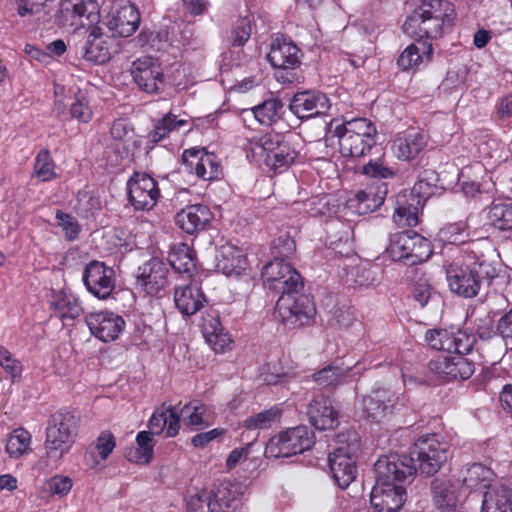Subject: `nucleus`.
I'll list each match as a JSON object with an SVG mask.
<instances>
[{
  "mask_svg": "<svg viewBox=\"0 0 512 512\" xmlns=\"http://www.w3.org/2000/svg\"><path fill=\"white\" fill-rule=\"evenodd\" d=\"M375 484L370 503L375 512H398L406 499L404 483L416 474L413 458L391 453L381 456L374 464Z\"/></svg>",
  "mask_w": 512,
  "mask_h": 512,
  "instance_id": "1",
  "label": "nucleus"
},
{
  "mask_svg": "<svg viewBox=\"0 0 512 512\" xmlns=\"http://www.w3.org/2000/svg\"><path fill=\"white\" fill-rule=\"evenodd\" d=\"M482 241H471L461 249V255L446 268V279L450 291L463 298H474L479 294L483 282H492L498 276L496 264L482 249Z\"/></svg>",
  "mask_w": 512,
  "mask_h": 512,
  "instance_id": "2",
  "label": "nucleus"
},
{
  "mask_svg": "<svg viewBox=\"0 0 512 512\" xmlns=\"http://www.w3.org/2000/svg\"><path fill=\"white\" fill-rule=\"evenodd\" d=\"M456 17L452 3L447 0H423L422 5L409 15L402 28L415 40L428 41L440 37L450 28Z\"/></svg>",
  "mask_w": 512,
  "mask_h": 512,
  "instance_id": "3",
  "label": "nucleus"
},
{
  "mask_svg": "<svg viewBox=\"0 0 512 512\" xmlns=\"http://www.w3.org/2000/svg\"><path fill=\"white\" fill-rule=\"evenodd\" d=\"M339 152L344 158L359 159L370 153L376 144L377 129L367 118H354L336 128Z\"/></svg>",
  "mask_w": 512,
  "mask_h": 512,
  "instance_id": "4",
  "label": "nucleus"
},
{
  "mask_svg": "<svg viewBox=\"0 0 512 512\" xmlns=\"http://www.w3.org/2000/svg\"><path fill=\"white\" fill-rule=\"evenodd\" d=\"M251 144L252 151L263 157L265 165L275 173L286 171L299 155L292 141L278 133H266Z\"/></svg>",
  "mask_w": 512,
  "mask_h": 512,
  "instance_id": "5",
  "label": "nucleus"
},
{
  "mask_svg": "<svg viewBox=\"0 0 512 512\" xmlns=\"http://www.w3.org/2000/svg\"><path fill=\"white\" fill-rule=\"evenodd\" d=\"M449 443L437 434L420 436L414 443L409 457L420 474L431 476L437 473L450 457Z\"/></svg>",
  "mask_w": 512,
  "mask_h": 512,
  "instance_id": "6",
  "label": "nucleus"
},
{
  "mask_svg": "<svg viewBox=\"0 0 512 512\" xmlns=\"http://www.w3.org/2000/svg\"><path fill=\"white\" fill-rule=\"evenodd\" d=\"M78 419L71 412L53 414L46 428L45 448L49 458L58 460L68 453L77 434Z\"/></svg>",
  "mask_w": 512,
  "mask_h": 512,
  "instance_id": "7",
  "label": "nucleus"
},
{
  "mask_svg": "<svg viewBox=\"0 0 512 512\" xmlns=\"http://www.w3.org/2000/svg\"><path fill=\"white\" fill-rule=\"evenodd\" d=\"M263 285L266 289L280 295L299 293L304 282L299 272L280 257H274L261 271Z\"/></svg>",
  "mask_w": 512,
  "mask_h": 512,
  "instance_id": "8",
  "label": "nucleus"
},
{
  "mask_svg": "<svg viewBox=\"0 0 512 512\" xmlns=\"http://www.w3.org/2000/svg\"><path fill=\"white\" fill-rule=\"evenodd\" d=\"M314 443L313 431L305 425H299L272 437L265 452L274 458L290 457L310 449Z\"/></svg>",
  "mask_w": 512,
  "mask_h": 512,
  "instance_id": "9",
  "label": "nucleus"
},
{
  "mask_svg": "<svg viewBox=\"0 0 512 512\" xmlns=\"http://www.w3.org/2000/svg\"><path fill=\"white\" fill-rule=\"evenodd\" d=\"M99 17L98 0H60L54 22L59 27L76 29L97 23Z\"/></svg>",
  "mask_w": 512,
  "mask_h": 512,
  "instance_id": "10",
  "label": "nucleus"
},
{
  "mask_svg": "<svg viewBox=\"0 0 512 512\" xmlns=\"http://www.w3.org/2000/svg\"><path fill=\"white\" fill-rule=\"evenodd\" d=\"M276 309L282 323L289 328L309 325L316 314L312 299L301 292L280 295Z\"/></svg>",
  "mask_w": 512,
  "mask_h": 512,
  "instance_id": "11",
  "label": "nucleus"
},
{
  "mask_svg": "<svg viewBox=\"0 0 512 512\" xmlns=\"http://www.w3.org/2000/svg\"><path fill=\"white\" fill-rule=\"evenodd\" d=\"M127 195L135 210H151L160 197L156 180L146 173L134 172L127 181Z\"/></svg>",
  "mask_w": 512,
  "mask_h": 512,
  "instance_id": "12",
  "label": "nucleus"
},
{
  "mask_svg": "<svg viewBox=\"0 0 512 512\" xmlns=\"http://www.w3.org/2000/svg\"><path fill=\"white\" fill-rule=\"evenodd\" d=\"M82 280L87 290L98 299H108L115 289V271L104 262L94 260L88 263Z\"/></svg>",
  "mask_w": 512,
  "mask_h": 512,
  "instance_id": "13",
  "label": "nucleus"
},
{
  "mask_svg": "<svg viewBox=\"0 0 512 512\" xmlns=\"http://www.w3.org/2000/svg\"><path fill=\"white\" fill-rule=\"evenodd\" d=\"M118 51V41L115 37L104 33L98 26L92 27L86 42L80 49L82 57L95 64L108 62Z\"/></svg>",
  "mask_w": 512,
  "mask_h": 512,
  "instance_id": "14",
  "label": "nucleus"
},
{
  "mask_svg": "<svg viewBox=\"0 0 512 512\" xmlns=\"http://www.w3.org/2000/svg\"><path fill=\"white\" fill-rule=\"evenodd\" d=\"M168 273L167 265L153 257L138 267L136 284L147 295L157 296L168 285Z\"/></svg>",
  "mask_w": 512,
  "mask_h": 512,
  "instance_id": "15",
  "label": "nucleus"
},
{
  "mask_svg": "<svg viewBox=\"0 0 512 512\" xmlns=\"http://www.w3.org/2000/svg\"><path fill=\"white\" fill-rule=\"evenodd\" d=\"M428 367L445 381L466 380L475 371L473 361L462 355H439L430 360Z\"/></svg>",
  "mask_w": 512,
  "mask_h": 512,
  "instance_id": "16",
  "label": "nucleus"
},
{
  "mask_svg": "<svg viewBox=\"0 0 512 512\" xmlns=\"http://www.w3.org/2000/svg\"><path fill=\"white\" fill-rule=\"evenodd\" d=\"M182 162L187 172L205 181L215 180L222 174V167L216 155L203 149H186L182 155Z\"/></svg>",
  "mask_w": 512,
  "mask_h": 512,
  "instance_id": "17",
  "label": "nucleus"
},
{
  "mask_svg": "<svg viewBox=\"0 0 512 512\" xmlns=\"http://www.w3.org/2000/svg\"><path fill=\"white\" fill-rule=\"evenodd\" d=\"M329 109V98L317 90L299 91L293 95L289 103V110L299 119L325 115Z\"/></svg>",
  "mask_w": 512,
  "mask_h": 512,
  "instance_id": "18",
  "label": "nucleus"
},
{
  "mask_svg": "<svg viewBox=\"0 0 512 512\" xmlns=\"http://www.w3.org/2000/svg\"><path fill=\"white\" fill-rule=\"evenodd\" d=\"M131 75L134 83L146 93H156L163 83V73L156 59L150 56L132 62Z\"/></svg>",
  "mask_w": 512,
  "mask_h": 512,
  "instance_id": "19",
  "label": "nucleus"
},
{
  "mask_svg": "<svg viewBox=\"0 0 512 512\" xmlns=\"http://www.w3.org/2000/svg\"><path fill=\"white\" fill-rule=\"evenodd\" d=\"M85 322L90 332L103 342L117 339L125 327L124 319L110 311L90 313Z\"/></svg>",
  "mask_w": 512,
  "mask_h": 512,
  "instance_id": "20",
  "label": "nucleus"
},
{
  "mask_svg": "<svg viewBox=\"0 0 512 512\" xmlns=\"http://www.w3.org/2000/svg\"><path fill=\"white\" fill-rule=\"evenodd\" d=\"M330 471L335 483L346 489L356 478V462L352 457L349 446H341L329 453Z\"/></svg>",
  "mask_w": 512,
  "mask_h": 512,
  "instance_id": "21",
  "label": "nucleus"
},
{
  "mask_svg": "<svg viewBox=\"0 0 512 512\" xmlns=\"http://www.w3.org/2000/svg\"><path fill=\"white\" fill-rule=\"evenodd\" d=\"M241 487L230 480L215 484L208 497L209 512H236L240 505Z\"/></svg>",
  "mask_w": 512,
  "mask_h": 512,
  "instance_id": "22",
  "label": "nucleus"
},
{
  "mask_svg": "<svg viewBox=\"0 0 512 512\" xmlns=\"http://www.w3.org/2000/svg\"><path fill=\"white\" fill-rule=\"evenodd\" d=\"M397 396L388 389H375L363 397V415L374 422H380L391 415L397 403Z\"/></svg>",
  "mask_w": 512,
  "mask_h": 512,
  "instance_id": "23",
  "label": "nucleus"
},
{
  "mask_svg": "<svg viewBox=\"0 0 512 512\" xmlns=\"http://www.w3.org/2000/svg\"><path fill=\"white\" fill-rule=\"evenodd\" d=\"M428 135L420 130H407L398 133L392 142V151L398 160L412 161L427 146Z\"/></svg>",
  "mask_w": 512,
  "mask_h": 512,
  "instance_id": "24",
  "label": "nucleus"
},
{
  "mask_svg": "<svg viewBox=\"0 0 512 512\" xmlns=\"http://www.w3.org/2000/svg\"><path fill=\"white\" fill-rule=\"evenodd\" d=\"M140 13L138 8L127 3L113 11L106 21L107 28L113 33L112 36L129 37L139 27Z\"/></svg>",
  "mask_w": 512,
  "mask_h": 512,
  "instance_id": "25",
  "label": "nucleus"
},
{
  "mask_svg": "<svg viewBox=\"0 0 512 512\" xmlns=\"http://www.w3.org/2000/svg\"><path fill=\"white\" fill-rule=\"evenodd\" d=\"M310 423L318 430L335 429L339 424L338 412L329 397L316 395L308 405Z\"/></svg>",
  "mask_w": 512,
  "mask_h": 512,
  "instance_id": "26",
  "label": "nucleus"
},
{
  "mask_svg": "<svg viewBox=\"0 0 512 512\" xmlns=\"http://www.w3.org/2000/svg\"><path fill=\"white\" fill-rule=\"evenodd\" d=\"M300 49L291 41L276 38L272 41L267 60L279 70H293L300 65Z\"/></svg>",
  "mask_w": 512,
  "mask_h": 512,
  "instance_id": "27",
  "label": "nucleus"
},
{
  "mask_svg": "<svg viewBox=\"0 0 512 512\" xmlns=\"http://www.w3.org/2000/svg\"><path fill=\"white\" fill-rule=\"evenodd\" d=\"M212 217L208 206L195 204L180 210L175 215V223L183 232L193 235L205 230Z\"/></svg>",
  "mask_w": 512,
  "mask_h": 512,
  "instance_id": "28",
  "label": "nucleus"
},
{
  "mask_svg": "<svg viewBox=\"0 0 512 512\" xmlns=\"http://www.w3.org/2000/svg\"><path fill=\"white\" fill-rule=\"evenodd\" d=\"M457 481L437 477L431 481V491L434 504L443 512L456 511L460 503V491Z\"/></svg>",
  "mask_w": 512,
  "mask_h": 512,
  "instance_id": "29",
  "label": "nucleus"
},
{
  "mask_svg": "<svg viewBox=\"0 0 512 512\" xmlns=\"http://www.w3.org/2000/svg\"><path fill=\"white\" fill-rule=\"evenodd\" d=\"M49 303L54 316L63 322L73 321L84 313L79 297L70 290L53 291Z\"/></svg>",
  "mask_w": 512,
  "mask_h": 512,
  "instance_id": "30",
  "label": "nucleus"
},
{
  "mask_svg": "<svg viewBox=\"0 0 512 512\" xmlns=\"http://www.w3.org/2000/svg\"><path fill=\"white\" fill-rule=\"evenodd\" d=\"M424 201L412 193L400 194L396 199L394 222L399 226L414 227L419 223V211Z\"/></svg>",
  "mask_w": 512,
  "mask_h": 512,
  "instance_id": "31",
  "label": "nucleus"
},
{
  "mask_svg": "<svg viewBox=\"0 0 512 512\" xmlns=\"http://www.w3.org/2000/svg\"><path fill=\"white\" fill-rule=\"evenodd\" d=\"M494 476V472L487 466L481 463H471L461 469L457 482L461 483L468 492L481 488L487 490L488 486L493 485L491 481Z\"/></svg>",
  "mask_w": 512,
  "mask_h": 512,
  "instance_id": "32",
  "label": "nucleus"
},
{
  "mask_svg": "<svg viewBox=\"0 0 512 512\" xmlns=\"http://www.w3.org/2000/svg\"><path fill=\"white\" fill-rule=\"evenodd\" d=\"M481 512H512V488L502 483L488 486L483 494Z\"/></svg>",
  "mask_w": 512,
  "mask_h": 512,
  "instance_id": "33",
  "label": "nucleus"
},
{
  "mask_svg": "<svg viewBox=\"0 0 512 512\" xmlns=\"http://www.w3.org/2000/svg\"><path fill=\"white\" fill-rule=\"evenodd\" d=\"M207 299L201 288L190 283L184 287H178L174 291V302L177 309L186 316L197 313L206 303Z\"/></svg>",
  "mask_w": 512,
  "mask_h": 512,
  "instance_id": "34",
  "label": "nucleus"
},
{
  "mask_svg": "<svg viewBox=\"0 0 512 512\" xmlns=\"http://www.w3.org/2000/svg\"><path fill=\"white\" fill-rule=\"evenodd\" d=\"M433 55V47L429 41L415 40V43L407 46L397 60L402 70L418 68L420 65H427Z\"/></svg>",
  "mask_w": 512,
  "mask_h": 512,
  "instance_id": "35",
  "label": "nucleus"
},
{
  "mask_svg": "<svg viewBox=\"0 0 512 512\" xmlns=\"http://www.w3.org/2000/svg\"><path fill=\"white\" fill-rule=\"evenodd\" d=\"M201 328L206 341L216 353L224 352L231 348L232 339L224 331L217 315L207 314L203 317Z\"/></svg>",
  "mask_w": 512,
  "mask_h": 512,
  "instance_id": "36",
  "label": "nucleus"
},
{
  "mask_svg": "<svg viewBox=\"0 0 512 512\" xmlns=\"http://www.w3.org/2000/svg\"><path fill=\"white\" fill-rule=\"evenodd\" d=\"M216 259V267L227 276L240 275L246 269V257L237 247L229 245L221 247Z\"/></svg>",
  "mask_w": 512,
  "mask_h": 512,
  "instance_id": "37",
  "label": "nucleus"
},
{
  "mask_svg": "<svg viewBox=\"0 0 512 512\" xmlns=\"http://www.w3.org/2000/svg\"><path fill=\"white\" fill-rule=\"evenodd\" d=\"M485 214L489 225L501 231H512V201L494 200Z\"/></svg>",
  "mask_w": 512,
  "mask_h": 512,
  "instance_id": "38",
  "label": "nucleus"
},
{
  "mask_svg": "<svg viewBox=\"0 0 512 512\" xmlns=\"http://www.w3.org/2000/svg\"><path fill=\"white\" fill-rule=\"evenodd\" d=\"M171 267L178 273L191 275L195 270V252L186 243H178L171 248L168 255Z\"/></svg>",
  "mask_w": 512,
  "mask_h": 512,
  "instance_id": "39",
  "label": "nucleus"
},
{
  "mask_svg": "<svg viewBox=\"0 0 512 512\" xmlns=\"http://www.w3.org/2000/svg\"><path fill=\"white\" fill-rule=\"evenodd\" d=\"M379 267L369 262H360L346 271V282L360 287L375 285L378 281Z\"/></svg>",
  "mask_w": 512,
  "mask_h": 512,
  "instance_id": "40",
  "label": "nucleus"
},
{
  "mask_svg": "<svg viewBox=\"0 0 512 512\" xmlns=\"http://www.w3.org/2000/svg\"><path fill=\"white\" fill-rule=\"evenodd\" d=\"M136 447L125 452V457L134 463L148 464L153 457L154 440L150 432L140 431L136 436Z\"/></svg>",
  "mask_w": 512,
  "mask_h": 512,
  "instance_id": "41",
  "label": "nucleus"
},
{
  "mask_svg": "<svg viewBox=\"0 0 512 512\" xmlns=\"http://www.w3.org/2000/svg\"><path fill=\"white\" fill-rule=\"evenodd\" d=\"M283 103L278 98H270L251 109L255 119L265 126H271L281 118Z\"/></svg>",
  "mask_w": 512,
  "mask_h": 512,
  "instance_id": "42",
  "label": "nucleus"
},
{
  "mask_svg": "<svg viewBox=\"0 0 512 512\" xmlns=\"http://www.w3.org/2000/svg\"><path fill=\"white\" fill-rule=\"evenodd\" d=\"M412 231L398 232L390 236L385 253L393 261H405L408 265Z\"/></svg>",
  "mask_w": 512,
  "mask_h": 512,
  "instance_id": "43",
  "label": "nucleus"
},
{
  "mask_svg": "<svg viewBox=\"0 0 512 512\" xmlns=\"http://www.w3.org/2000/svg\"><path fill=\"white\" fill-rule=\"evenodd\" d=\"M31 444V434L24 428L14 429L6 441V452L13 458H19L26 453Z\"/></svg>",
  "mask_w": 512,
  "mask_h": 512,
  "instance_id": "44",
  "label": "nucleus"
},
{
  "mask_svg": "<svg viewBox=\"0 0 512 512\" xmlns=\"http://www.w3.org/2000/svg\"><path fill=\"white\" fill-rule=\"evenodd\" d=\"M350 368L343 369L328 365L312 375L313 380L323 388H335L344 383Z\"/></svg>",
  "mask_w": 512,
  "mask_h": 512,
  "instance_id": "45",
  "label": "nucleus"
},
{
  "mask_svg": "<svg viewBox=\"0 0 512 512\" xmlns=\"http://www.w3.org/2000/svg\"><path fill=\"white\" fill-rule=\"evenodd\" d=\"M186 120H178L175 115L168 113L158 120L154 129L149 132L148 138L152 143H158L167 138L168 135L186 124Z\"/></svg>",
  "mask_w": 512,
  "mask_h": 512,
  "instance_id": "46",
  "label": "nucleus"
},
{
  "mask_svg": "<svg viewBox=\"0 0 512 512\" xmlns=\"http://www.w3.org/2000/svg\"><path fill=\"white\" fill-rule=\"evenodd\" d=\"M468 226L464 222L450 223L441 228L438 232L440 241L448 244H466L469 238Z\"/></svg>",
  "mask_w": 512,
  "mask_h": 512,
  "instance_id": "47",
  "label": "nucleus"
},
{
  "mask_svg": "<svg viewBox=\"0 0 512 512\" xmlns=\"http://www.w3.org/2000/svg\"><path fill=\"white\" fill-rule=\"evenodd\" d=\"M33 176L42 182H47L57 177L55 164L48 149H42L36 155Z\"/></svg>",
  "mask_w": 512,
  "mask_h": 512,
  "instance_id": "48",
  "label": "nucleus"
},
{
  "mask_svg": "<svg viewBox=\"0 0 512 512\" xmlns=\"http://www.w3.org/2000/svg\"><path fill=\"white\" fill-rule=\"evenodd\" d=\"M431 254L432 250L430 241L422 235L412 231L408 265L422 263L426 261Z\"/></svg>",
  "mask_w": 512,
  "mask_h": 512,
  "instance_id": "49",
  "label": "nucleus"
},
{
  "mask_svg": "<svg viewBox=\"0 0 512 512\" xmlns=\"http://www.w3.org/2000/svg\"><path fill=\"white\" fill-rule=\"evenodd\" d=\"M450 349L447 352L453 353L454 355H465L469 354L474 344L476 343L475 335L469 334L465 331H458L456 333L449 332L448 338Z\"/></svg>",
  "mask_w": 512,
  "mask_h": 512,
  "instance_id": "50",
  "label": "nucleus"
},
{
  "mask_svg": "<svg viewBox=\"0 0 512 512\" xmlns=\"http://www.w3.org/2000/svg\"><path fill=\"white\" fill-rule=\"evenodd\" d=\"M281 417V410L277 407H271L268 410L259 412L248 417L244 421V427L249 430L267 429L277 422Z\"/></svg>",
  "mask_w": 512,
  "mask_h": 512,
  "instance_id": "51",
  "label": "nucleus"
},
{
  "mask_svg": "<svg viewBox=\"0 0 512 512\" xmlns=\"http://www.w3.org/2000/svg\"><path fill=\"white\" fill-rule=\"evenodd\" d=\"M0 367L10 378L12 383L20 381L23 372V364L2 345H0Z\"/></svg>",
  "mask_w": 512,
  "mask_h": 512,
  "instance_id": "52",
  "label": "nucleus"
},
{
  "mask_svg": "<svg viewBox=\"0 0 512 512\" xmlns=\"http://www.w3.org/2000/svg\"><path fill=\"white\" fill-rule=\"evenodd\" d=\"M384 201L383 195H377L372 190L359 191L355 195V199L352 200L353 206H355L359 214H367L378 209Z\"/></svg>",
  "mask_w": 512,
  "mask_h": 512,
  "instance_id": "53",
  "label": "nucleus"
},
{
  "mask_svg": "<svg viewBox=\"0 0 512 512\" xmlns=\"http://www.w3.org/2000/svg\"><path fill=\"white\" fill-rule=\"evenodd\" d=\"M206 412V407L199 401H191L183 406L180 410V415L183 418V422L187 426H208L203 419Z\"/></svg>",
  "mask_w": 512,
  "mask_h": 512,
  "instance_id": "54",
  "label": "nucleus"
},
{
  "mask_svg": "<svg viewBox=\"0 0 512 512\" xmlns=\"http://www.w3.org/2000/svg\"><path fill=\"white\" fill-rule=\"evenodd\" d=\"M55 219L58 226L62 229L64 237L67 241L72 242L78 239L81 232V225L71 214L56 210Z\"/></svg>",
  "mask_w": 512,
  "mask_h": 512,
  "instance_id": "55",
  "label": "nucleus"
},
{
  "mask_svg": "<svg viewBox=\"0 0 512 512\" xmlns=\"http://www.w3.org/2000/svg\"><path fill=\"white\" fill-rule=\"evenodd\" d=\"M495 318H498V309L490 308L486 317L478 319L476 332L480 339L490 340L498 336L497 319Z\"/></svg>",
  "mask_w": 512,
  "mask_h": 512,
  "instance_id": "56",
  "label": "nucleus"
},
{
  "mask_svg": "<svg viewBox=\"0 0 512 512\" xmlns=\"http://www.w3.org/2000/svg\"><path fill=\"white\" fill-rule=\"evenodd\" d=\"M437 180L435 171L425 170L414 184L410 193L425 201L432 194V188L436 186Z\"/></svg>",
  "mask_w": 512,
  "mask_h": 512,
  "instance_id": "57",
  "label": "nucleus"
},
{
  "mask_svg": "<svg viewBox=\"0 0 512 512\" xmlns=\"http://www.w3.org/2000/svg\"><path fill=\"white\" fill-rule=\"evenodd\" d=\"M251 22L247 17L238 18L233 24L230 42L235 47L243 46L250 38Z\"/></svg>",
  "mask_w": 512,
  "mask_h": 512,
  "instance_id": "58",
  "label": "nucleus"
},
{
  "mask_svg": "<svg viewBox=\"0 0 512 512\" xmlns=\"http://www.w3.org/2000/svg\"><path fill=\"white\" fill-rule=\"evenodd\" d=\"M497 332L506 345H512V307L498 310Z\"/></svg>",
  "mask_w": 512,
  "mask_h": 512,
  "instance_id": "59",
  "label": "nucleus"
},
{
  "mask_svg": "<svg viewBox=\"0 0 512 512\" xmlns=\"http://www.w3.org/2000/svg\"><path fill=\"white\" fill-rule=\"evenodd\" d=\"M362 173L375 179H391L396 175V171L381 160L369 161L362 167Z\"/></svg>",
  "mask_w": 512,
  "mask_h": 512,
  "instance_id": "60",
  "label": "nucleus"
},
{
  "mask_svg": "<svg viewBox=\"0 0 512 512\" xmlns=\"http://www.w3.org/2000/svg\"><path fill=\"white\" fill-rule=\"evenodd\" d=\"M70 115L83 123H88L92 119L93 112L85 95L75 96L74 101L70 104Z\"/></svg>",
  "mask_w": 512,
  "mask_h": 512,
  "instance_id": "61",
  "label": "nucleus"
},
{
  "mask_svg": "<svg viewBox=\"0 0 512 512\" xmlns=\"http://www.w3.org/2000/svg\"><path fill=\"white\" fill-rule=\"evenodd\" d=\"M72 488V480L68 476L56 475L45 483V489L51 495L65 496Z\"/></svg>",
  "mask_w": 512,
  "mask_h": 512,
  "instance_id": "62",
  "label": "nucleus"
},
{
  "mask_svg": "<svg viewBox=\"0 0 512 512\" xmlns=\"http://www.w3.org/2000/svg\"><path fill=\"white\" fill-rule=\"evenodd\" d=\"M295 250V241L288 234L281 235L273 241L274 257H280L285 260V258L290 257Z\"/></svg>",
  "mask_w": 512,
  "mask_h": 512,
  "instance_id": "63",
  "label": "nucleus"
},
{
  "mask_svg": "<svg viewBox=\"0 0 512 512\" xmlns=\"http://www.w3.org/2000/svg\"><path fill=\"white\" fill-rule=\"evenodd\" d=\"M449 331L446 329H432L425 334V340L435 350L447 351L450 349L448 342Z\"/></svg>",
  "mask_w": 512,
  "mask_h": 512,
  "instance_id": "64",
  "label": "nucleus"
}]
</instances>
